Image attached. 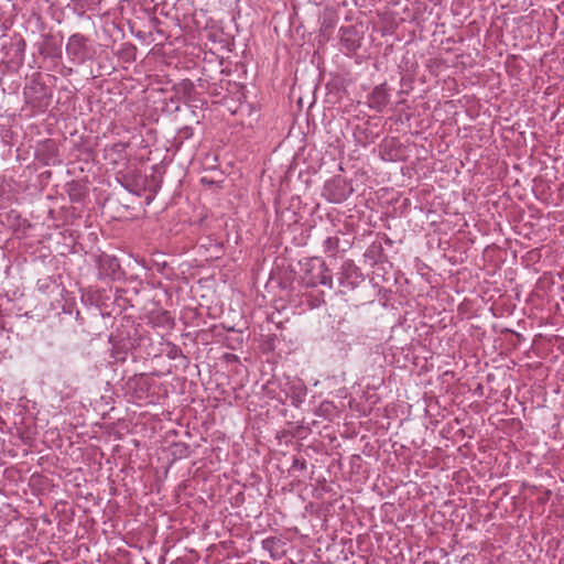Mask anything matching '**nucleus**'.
Masks as SVG:
<instances>
[{
	"mask_svg": "<svg viewBox=\"0 0 564 564\" xmlns=\"http://www.w3.org/2000/svg\"><path fill=\"white\" fill-rule=\"evenodd\" d=\"M307 288L317 285L333 286V279L326 263L319 260H311L306 263V270L302 278Z\"/></svg>",
	"mask_w": 564,
	"mask_h": 564,
	"instance_id": "obj_1",
	"label": "nucleus"
},
{
	"mask_svg": "<svg viewBox=\"0 0 564 564\" xmlns=\"http://www.w3.org/2000/svg\"><path fill=\"white\" fill-rule=\"evenodd\" d=\"M364 281L365 276L360 268H358L352 260L347 259L341 263L338 283L343 293L355 290Z\"/></svg>",
	"mask_w": 564,
	"mask_h": 564,
	"instance_id": "obj_2",
	"label": "nucleus"
},
{
	"mask_svg": "<svg viewBox=\"0 0 564 564\" xmlns=\"http://www.w3.org/2000/svg\"><path fill=\"white\" fill-rule=\"evenodd\" d=\"M352 193V187L346 180L335 176L327 181L323 187V196L330 203H343Z\"/></svg>",
	"mask_w": 564,
	"mask_h": 564,
	"instance_id": "obj_3",
	"label": "nucleus"
},
{
	"mask_svg": "<svg viewBox=\"0 0 564 564\" xmlns=\"http://www.w3.org/2000/svg\"><path fill=\"white\" fill-rule=\"evenodd\" d=\"M66 54L74 63H85L90 57L88 39L80 33L70 35L66 44Z\"/></svg>",
	"mask_w": 564,
	"mask_h": 564,
	"instance_id": "obj_4",
	"label": "nucleus"
},
{
	"mask_svg": "<svg viewBox=\"0 0 564 564\" xmlns=\"http://www.w3.org/2000/svg\"><path fill=\"white\" fill-rule=\"evenodd\" d=\"M153 380L144 373L135 375L127 382V392L138 402H151L150 389Z\"/></svg>",
	"mask_w": 564,
	"mask_h": 564,
	"instance_id": "obj_5",
	"label": "nucleus"
},
{
	"mask_svg": "<svg viewBox=\"0 0 564 564\" xmlns=\"http://www.w3.org/2000/svg\"><path fill=\"white\" fill-rule=\"evenodd\" d=\"M282 391L291 399L293 405H299L304 401L307 389L300 378L288 377L285 382L282 383Z\"/></svg>",
	"mask_w": 564,
	"mask_h": 564,
	"instance_id": "obj_6",
	"label": "nucleus"
},
{
	"mask_svg": "<svg viewBox=\"0 0 564 564\" xmlns=\"http://www.w3.org/2000/svg\"><path fill=\"white\" fill-rule=\"evenodd\" d=\"M390 99L389 88L387 83L377 85L368 95L367 104L369 108L377 112H381L388 105Z\"/></svg>",
	"mask_w": 564,
	"mask_h": 564,
	"instance_id": "obj_7",
	"label": "nucleus"
},
{
	"mask_svg": "<svg viewBox=\"0 0 564 564\" xmlns=\"http://www.w3.org/2000/svg\"><path fill=\"white\" fill-rule=\"evenodd\" d=\"M99 276L115 278L120 265L115 257L104 254L99 258Z\"/></svg>",
	"mask_w": 564,
	"mask_h": 564,
	"instance_id": "obj_8",
	"label": "nucleus"
},
{
	"mask_svg": "<svg viewBox=\"0 0 564 564\" xmlns=\"http://www.w3.org/2000/svg\"><path fill=\"white\" fill-rule=\"evenodd\" d=\"M341 44L349 52H355L359 46V39L357 37V33L352 28L341 29Z\"/></svg>",
	"mask_w": 564,
	"mask_h": 564,
	"instance_id": "obj_9",
	"label": "nucleus"
},
{
	"mask_svg": "<svg viewBox=\"0 0 564 564\" xmlns=\"http://www.w3.org/2000/svg\"><path fill=\"white\" fill-rule=\"evenodd\" d=\"M316 414L324 420L333 421L338 416L339 411L334 402L323 401L316 409Z\"/></svg>",
	"mask_w": 564,
	"mask_h": 564,
	"instance_id": "obj_10",
	"label": "nucleus"
},
{
	"mask_svg": "<svg viewBox=\"0 0 564 564\" xmlns=\"http://www.w3.org/2000/svg\"><path fill=\"white\" fill-rule=\"evenodd\" d=\"M151 321L155 326L171 328L174 326V319L167 311L152 313Z\"/></svg>",
	"mask_w": 564,
	"mask_h": 564,
	"instance_id": "obj_11",
	"label": "nucleus"
},
{
	"mask_svg": "<svg viewBox=\"0 0 564 564\" xmlns=\"http://www.w3.org/2000/svg\"><path fill=\"white\" fill-rule=\"evenodd\" d=\"M366 258L373 261V263L380 262L382 258L384 257L383 248L381 242H372L365 253Z\"/></svg>",
	"mask_w": 564,
	"mask_h": 564,
	"instance_id": "obj_12",
	"label": "nucleus"
},
{
	"mask_svg": "<svg viewBox=\"0 0 564 564\" xmlns=\"http://www.w3.org/2000/svg\"><path fill=\"white\" fill-rule=\"evenodd\" d=\"M339 247V238L338 237H327L323 242L324 252L329 256H335L338 251Z\"/></svg>",
	"mask_w": 564,
	"mask_h": 564,
	"instance_id": "obj_13",
	"label": "nucleus"
},
{
	"mask_svg": "<svg viewBox=\"0 0 564 564\" xmlns=\"http://www.w3.org/2000/svg\"><path fill=\"white\" fill-rule=\"evenodd\" d=\"M116 147H120V148L124 149V148H126V144H123V143H118V144H116Z\"/></svg>",
	"mask_w": 564,
	"mask_h": 564,
	"instance_id": "obj_14",
	"label": "nucleus"
}]
</instances>
